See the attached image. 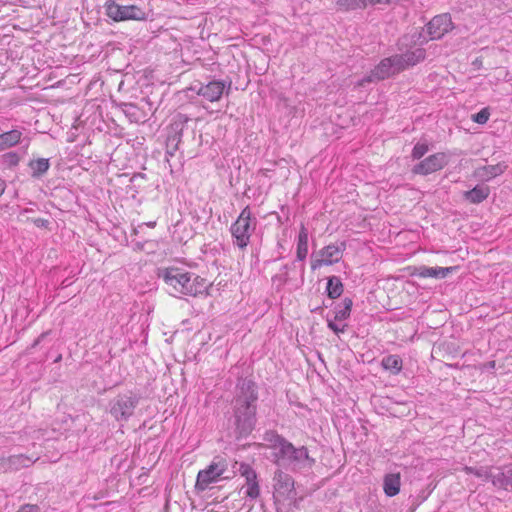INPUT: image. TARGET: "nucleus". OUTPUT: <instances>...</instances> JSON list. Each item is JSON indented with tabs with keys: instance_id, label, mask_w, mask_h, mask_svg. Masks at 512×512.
<instances>
[{
	"instance_id": "nucleus-1",
	"label": "nucleus",
	"mask_w": 512,
	"mask_h": 512,
	"mask_svg": "<svg viewBox=\"0 0 512 512\" xmlns=\"http://www.w3.org/2000/svg\"><path fill=\"white\" fill-rule=\"evenodd\" d=\"M258 391L256 383L247 378H241L236 385V395L233 399L234 425L240 435L249 434L256 424Z\"/></svg>"
},
{
	"instance_id": "nucleus-2",
	"label": "nucleus",
	"mask_w": 512,
	"mask_h": 512,
	"mask_svg": "<svg viewBox=\"0 0 512 512\" xmlns=\"http://www.w3.org/2000/svg\"><path fill=\"white\" fill-rule=\"evenodd\" d=\"M158 277L168 286L169 293L176 297H197L208 289L206 279L179 267L160 268Z\"/></svg>"
},
{
	"instance_id": "nucleus-3",
	"label": "nucleus",
	"mask_w": 512,
	"mask_h": 512,
	"mask_svg": "<svg viewBox=\"0 0 512 512\" xmlns=\"http://www.w3.org/2000/svg\"><path fill=\"white\" fill-rule=\"evenodd\" d=\"M273 455L278 466H288L292 469L311 468L315 460L309 456L306 447L296 448L285 438L277 435L273 444Z\"/></svg>"
},
{
	"instance_id": "nucleus-4",
	"label": "nucleus",
	"mask_w": 512,
	"mask_h": 512,
	"mask_svg": "<svg viewBox=\"0 0 512 512\" xmlns=\"http://www.w3.org/2000/svg\"><path fill=\"white\" fill-rule=\"evenodd\" d=\"M256 225V218L252 217V212L249 206H246L230 227L233 245L240 250L246 249L250 243V238L256 229Z\"/></svg>"
},
{
	"instance_id": "nucleus-5",
	"label": "nucleus",
	"mask_w": 512,
	"mask_h": 512,
	"mask_svg": "<svg viewBox=\"0 0 512 512\" xmlns=\"http://www.w3.org/2000/svg\"><path fill=\"white\" fill-rule=\"evenodd\" d=\"M140 397L132 391L120 393L109 402V412L116 421H127L133 416Z\"/></svg>"
},
{
	"instance_id": "nucleus-6",
	"label": "nucleus",
	"mask_w": 512,
	"mask_h": 512,
	"mask_svg": "<svg viewBox=\"0 0 512 512\" xmlns=\"http://www.w3.org/2000/svg\"><path fill=\"white\" fill-rule=\"evenodd\" d=\"M227 461L222 457H215L207 468L200 470L197 475L195 488L199 491H205L210 484L218 482L227 471Z\"/></svg>"
},
{
	"instance_id": "nucleus-7",
	"label": "nucleus",
	"mask_w": 512,
	"mask_h": 512,
	"mask_svg": "<svg viewBox=\"0 0 512 512\" xmlns=\"http://www.w3.org/2000/svg\"><path fill=\"white\" fill-rule=\"evenodd\" d=\"M345 249V242L329 244L323 247L316 255H312L311 269L315 271L322 266H330L338 263L342 259Z\"/></svg>"
},
{
	"instance_id": "nucleus-8",
	"label": "nucleus",
	"mask_w": 512,
	"mask_h": 512,
	"mask_svg": "<svg viewBox=\"0 0 512 512\" xmlns=\"http://www.w3.org/2000/svg\"><path fill=\"white\" fill-rule=\"evenodd\" d=\"M398 61L399 59L396 58V55L382 59L370 74L361 79L357 85L364 86L365 83L384 80L402 72Z\"/></svg>"
},
{
	"instance_id": "nucleus-9",
	"label": "nucleus",
	"mask_w": 512,
	"mask_h": 512,
	"mask_svg": "<svg viewBox=\"0 0 512 512\" xmlns=\"http://www.w3.org/2000/svg\"><path fill=\"white\" fill-rule=\"evenodd\" d=\"M106 15L114 21L145 20L146 12L136 5L122 6L114 1L105 5Z\"/></svg>"
},
{
	"instance_id": "nucleus-10",
	"label": "nucleus",
	"mask_w": 512,
	"mask_h": 512,
	"mask_svg": "<svg viewBox=\"0 0 512 512\" xmlns=\"http://www.w3.org/2000/svg\"><path fill=\"white\" fill-rule=\"evenodd\" d=\"M448 164V156L444 152L432 154L412 168V173L418 175H429L441 170Z\"/></svg>"
},
{
	"instance_id": "nucleus-11",
	"label": "nucleus",
	"mask_w": 512,
	"mask_h": 512,
	"mask_svg": "<svg viewBox=\"0 0 512 512\" xmlns=\"http://www.w3.org/2000/svg\"><path fill=\"white\" fill-rule=\"evenodd\" d=\"M231 88V82L228 83L221 80H213L207 84H199V86H194L192 90L196 91L199 96H202L206 100L210 102H216L220 100L225 89L228 91Z\"/></svg>"
},
{
	"instance_id": "nucleus-12",
	"label": "nucleus",
	"mask_w": 512,
	"mask_h": 512,
	"mask_svg": "<svg viewBox=\"0 0 512 512\" xmlns=\"http://www.w3.org/2000/svg\"><path fill=\"white\" fill-rule=\"evenodd\" d=\"M239 473L245 478V484L242 489H245L246 497L250 499H256L260 495V487L257 480V474L255 470L246 463H241L239 467Z\"/></svg>"
},
{
	"instance_id": "nucleus-13",
	"label": "nucleus",
	"mask_w": 512,
	"mask_h": 512,
	"mask_svg": "<svg viewBox=\"0 0 512 512\" xmlns=\"http://www.w3.org/2000/svg\"><path fill=\"white\" fill-rule=\"evenodd\" d=\"M453 28V23L449 14H441L435 16L427 24V32L430 35V39L436 40L442 38Z\"/></svg>"
},
{
	"instance_id": "nucleus-14",
	"label": "nucleus",
	"mask_w": 512,
	"mask_h": 512,
	"mask_svg": "<svg viewBox=\"0 0 512 512\" xmlns=\"http://www.w3.org/2000/svg\"><path fill=\"white\" fill-rule=\"evenodd\" d=\"M490 481L494 487L506 491H512V467L502 466L493 467L491 470Z\"/></svg>"
},
{
	"instance_id": "nucleus-15",
	"label": "nucleus",
	"mask_w": 512,
	"mask_h": 512,
	"mask_svg": "<svg viewBox=\"0 0 512 512\" xmlns=\"http://www.w3.org/2000/svg\"><path fill=\"white\" fill-rule=\"evenodd\" d=\"M274 481L275 494L277 497H294V481L290 475L282 471H277L274 476Z\"/></svg>"
},
{
	"instance_id": "nucleus-16",
	"label": "nucleus",
	"mask_w": 512,
	"mask_h": 512,
	"mask_svg": "<svg viewBox=\"0 0 512 512\" xmlns=\"http://www.w3.org/2000/svg\"><path fill=\"white\" fill-rule=\"evenodd\" d=\"M396 58L399 59V66L401 71L408 69L409 67H413L416 64L422 62L426 57V51L423 48H416L411 51H407L403 54H395Z\"/></svg>"
},
{
	"instance_id": "nucleus-17",
	"label": "nucleus",
	"mask_w": 512,
	"mask_h": 512,
	"mask_svg": "<svg viewBox=\"0 0 512 512\" xmlns=\"http://www.w3.org/2000/svg\"><path fill=\"white\" fill-rule=\"evenodd\" d=\"M35 461L36 459H32L23 454L13 455L7 458H0V467L3 468L4 471L19 470L29 467Z\"/></svg>"
},
{
	"instance_id": "nucleus-18",
	"label": "nucleus",
	"mask_w": 512,
	"mask_h": 512,
	"mask_svg": "<svg viewBox=\"0 0 512 512\" xmlns=\"http://www.w3.org/2000/svg\"><path fill=\"white\" fill-rule=\"evenodd\" d=\"M457 269L456 266L452 267H426L422 266L418 269V275L422 278H437L443 279L450 273Z\"/></svg>"
},
{
	"instance_id": "nucleus-19",
	"label": "nucleus",
	"mask_w": 512,
	"mask_h": 512,
	"mask_svg": "<svg viewBox=\"0 0 512 512\" xmlns=\"http://www.w3.org/2000/svg\"><path fill=\"white\" fill-rule=\"evenodd\" d=\"M490 194V188L486 185H477L469 191H465L463 197L472 204H479L486 200Z\"/></svg>"
},
{
	"instance_id": "nucleus-20",
	"label": "nucleus",
	"mask_w": 512,
	"mask_h": 512,
	"mask_svg": "<svg viewBox=\"0 0 512 512\" xmlns=\"http://www.w3.org/2000/svg\"><path fill=\"white\" fill-rule=\"evenodd\" d=\"M505 168L506 166L501 163L495 165L482 166L476 169L475 176L480 178L481 180L489 181L494 177L501 175L504 172Z\"/></svg>"
},
{
	"instance_id": "nucleus-21",
	"label": "nucleus",
	"mask_w": 512,
	"mask_h": 512,
	"mask_svg": "<svg viewBox=\"0 0 512 512\" xmlns=\"http://www.w3.org/2000/svg\"><path fill=\"white\" fill-rule=\"evenodd\" d=\"M401 478L398 473L387 474L384 477L383 489L388 497L396 496L400 491Z\"/></svg>"
},
{
	"instance_id": "nucleus-22",
	"label": "nucleus",
	"mask_w": 512,
	"mask_h": 512,
	"mask_svg": "<svg viewBox=\"0 0 512 512\" xmlns=\"http://www.w3.org/2000/svg\"><path fill=\"white\" fill-rule=\"evenodd\" d=\"M308 254V230L301 224L298 239H297V251L296 258L299 261L305 260Z\"/></svg>"
},
{
	"instance_id": "nucleus-23",
	"label": "nucleus",
	"mask_w": 512,
	"mask_h": 512,
	"mask_svg": "<svg viewBox=\"0 0 512 512\" xmlns=\"http://www.w3.org/2000/svg\"><path fill=\"white\" fill-rule=\"evenodd\" d=\"M22 132L13 129L0 134V151L6 150L18 144L21 140Z\"/></svg>"
},
{
	"instance_id": "nucleus-24",
	"label": "nucleus",
	"mask_w": 512,
	"mask_h": 512,
	"mask_svg": "<svg viewBox=\"0 0 512 512\" xmlns=\"http://www.w3.org/2000/svg\"><path fill=\"white\" fill-rule=\"evenodd\" d=\"M381 365L385 370H388L392 374L397 375L402 370L403 361L398 355H388L382 359Z\"/></svg>"
},
{
	"instance_id": "nucleus-25",
	"label": "nucleus",
	"mask_w": 512,
	"mask_h": 512,
	"mask_svg": "<svg viewBox=\"0 0 512 512\" xmlns=\"http://www.w3.org/2000/svg\"><path fill=\"white\" fill-rule=\"evenodd\" d=\"M492 466H464L463 471L466 474H473L481 480L490 481Z\"/></svg>"
},
{
	"instance_id": "nucleus-26",
	"label": "nucleus",
	"mask_w": 512,
	"mask_h": 512,
	"mask_svg": "<svg viewBox=\"0 0 512 512\" xmlns=\"http://www.w3.org/2000/svg\"><path fill=\"white\" fill-rule=\"evenodd\" d=\"M353 302L350 298H344L342 303L335 307V320L343 321L349 318Z\"/></svg>"
},
{
	"instance_id": "nucleus-27",
	"label": "nucleus",
	"mask_w": 512,
	"mask_h": 512,
	"mask_svg": "<svg viewBox=\"0 0 512 512\" xmlns=\"http://www.w3.org/2000/svg\"><path fill=\"white\" fill-rule=\"evenodd\" d=\"M29 167L32 170V177L39 178L48 171L50 167L49 159L39 158L37 160L31 161L29 163Z\"/></svg>"
},
{
	"instance_id": "nucleus-28",
	"label": "nucleus",
	"mask_w": 512,
	"mask_h": 512,
	"mask_svg": "<svg viewBox=\"0 0 512 512\" xmlns=\"http://www.w3.org/2000/svg\"><path fill=\"white\" fill-rule=\"evenodd\" d=\"M327 293L332 299L338 298L343 292V284L340 279L336 276H332L328 279Z\"/></svg>"
},
{
	"instance_id": "nucleus-29",
	"label": "nucleus",
	"mask_w": 512,
	"mask_h": 512,
	"mask_svg": "<svg viewBox=\"0 0 512 512\" xmlns=\"http://www.w3.org/2000/svg\"><path fill=\"white\" fill-rule=\"evenodd\" d=\"M337 6L340 10H343V11H350V10L366 8L365 0H338Z\"/></svg>"
},
{
	"instance_id": "nucleus-30",
	"label": "nucleus",
	"mask_w": 512,
	"mask_h": 512,
	"mask_svg": "<svg viewBox=\"0 0 512 512\" xmlns=\"http://www.w3.org/2000/svg\"><path fill=\"white\" fill-rule=\"evenodd\" d=\"M122 111L131 122H139L141 120L139 108L132 103L122 104Z\"/></svg>"
},
{
	"instance_id": "nucleus-31",
	"label": "nucleus",
	"mask_w": 512,
	"mask_h": 512,
	"mask_svg": "<svg viewBox=\"0 0 512 512\" xmlns=\"http://www.w3.org/2000/svg\"><path fill=\"white\" fill-rule=\"evenodd\" d=\"M490 112L488 108L481 109L478 113L472 115V120L478 124H486L489 120Z\"/></svg>"
},
{
	"instance_id": "nucleus-32",
	"label": "nucleus",
	"mask_w": 512,
	"mask_h": 512,
	"mask_svg": "<svg viewBox=\"0 0 512 512\" xmlns=\"http://www.w3.org/2000/svg\"><path fill=\"white\" fill-rule=\"evenodd\" d=\"M428 152V145L425 143H417L411 153L413 159H420Z\"/></svg>"
},
{
	"instance_id": "nucleus-33",
	"label": "nucleus",
	"mask_w": 512,
	"mask_h": 512,
	"mask_svg": "<svg viewBox=\"0 0 512 512\" xmlns=\"http://www.w3.org/2000/svg\"><path fill=\"white\" fill-rule=\"evenodd\" d=\"M338 322L339 321H336L335 318L333 320L328 319L327 320V325L336 334L345 332L347 325L346 324H340Z\"/></svg>"
},
{
	"instance_id": "nucleus-34",
	"label": "nucleus",
	"mask_w": 512,
	"mask_h": 512,
	"mask_svg": "<svg viewBox=\"0 0 512 512\" xmlns=\"http://www.w3.org/2000/svg\"><path fill=\"white\" fill-rule=\"evenodd\" d=\"M7 163L11 166H16L19 163V156L14 152H9L4 155Z\"/></svg>"
},
{
	"instance_id": "nucleus-35",
	"label": "nucleus",
	"mask_w": 512,
	"mask_h": 512,
	"mask_svg": "<svg viewBox=\"0 0 512 512\" xmlns=\"http://www.w3.org/2000/svg\"><path fill=\"white\" fill-rule=\"evenodd\" d=\"M17 512H39V508L36 505L25 504Z\"/></svg>"
},
{
	"instance_id": "nucleus-36",
	"label": "nucleus",
	"mask_w": 512,
	"mask_h": 512,
	"mask_svg": "<svg viewBox=\"0 0 512 512\" xmlns=\"http://www.w3.org/2000/svg\"><path fill=\"white\" fill-rule=\"evenodd\" d=\"M378 4L391 5V0H365V7L368 5L374 6Z\"/></svg>"
},
{
	"instance_id": "nucleus-37",
	"label": "nucleus",
	"mask_w": 512,
	"mask_h": 512,
	"mask_svg": "<svg viewBox=\"0 0 512 512\" xmlns=\"http://www.w3.org/2000/svg\"><path fill=\"white\" fill-rule=\"evenodd\" d=\"M272 281L275 283V282H278L279 283V286H283L286 281H287V278L286 276H282V275H276L272 278Z\"/></svg>"
},
{
	"instance_id": "nucleus-38",
	"label": "nucleus",
	"mask_w": 512,
	"mask_h": 512,
	"mask_svg": "<svg viewBox=\"0 0 512 512\" xmlns=\"http://www.w3.org/2000/svg\"><path fill=\"white\" fill-rule=\"evenodd\" d=\"M34 223L38 226V227H46L47 224H48V220L46 219H42V218H37L34 220Z\"/></svg>"
},
{
	"instance_id": "nucleus-39",
	"label": "nucleus",
	"mask_w": 512,
	"mask_h": 512,
	"mask_svg": "<svg viewBox=\"0 0 512 512\" xmlns=\"http://www.w3.org/2000/svg\"><path fill=\"white\" fill-rule=\"evenodd\" d=\"M47 335V333H42L35 341L34 343L32 344V348L36 347L40 342L41 340Z\"/></svg>"
},
{
	"instance_id": "nucleus-40",
	"label": "nucleus",
	"mask_w": 512,
	"mask_h": 512,
	"mask_svg": "<svg viewBox=\"0 0 512 512\" xmlns=\"http://www.w3.org/2000/svg\"><path fill=\"white\" fill-rule=\"evenodd\" d=\"M5 189H6V183L4 180H2L0 178V196L3 195V193L5 192Z\"/></svg>"
},
{
	"instance_id": "nucleus-41",
	"label": "nucleus",
	"mask_w": 512,
	"mask_h": 512,
	"mask_svg": "<svg viewBox=\"0 0 512 512\" xmlns=\"http://www.w3.org/2000/svg\"><path fill=\"white\" fill-rule=\"evenodd\" d=\"M155 225H156V222H149V223H147L148 227H152L153 228Z\"/></svg>"
},
{
	"instance_id": "nucleus-42",
	"label": "nucleus",
	"mask_w": 512,
	"mask_h": 512,
	"mask_svg": "<svg viewBox=\"0 0 512 512\" xmlns=\"http://www.w3.org/2000/svg\"><path fill=\"white\" fill-rule=\"evenodd\" d=\"M171 141H172V142L176 141V137H173L172 139H169V140H168V144H167L168 146H169V142H171Z\"/></svg>"
}]
</instances>
